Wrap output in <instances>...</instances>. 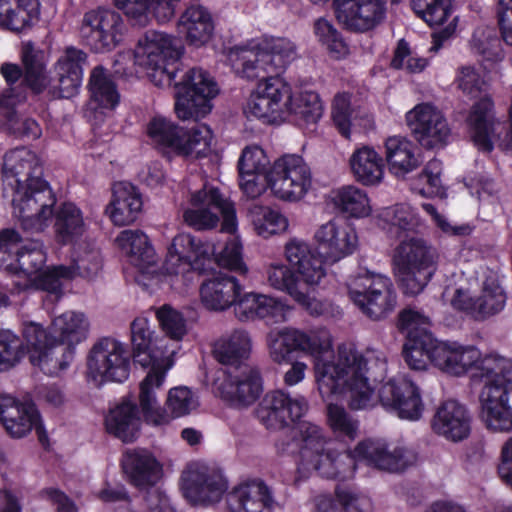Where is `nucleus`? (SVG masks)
<instances>
[{"mask_svg": "<svg viewBox=\"0 0 512 512\" xmlns=\"http://www.w3.org/2000/svg\"><path fill=\"white\" fill-rule=\"evenodd\" d=\"M266 342L270 358L278 364L291 360L293 352H302L316 358L315 377L323 399L342 396L353 410L373 406L374 389L371 381H381L387 371L383 352L368 349L364 354L357 349L341 345L333 361L322 355L332 348V339L325 330L306 333L295 328L272 330Z\"/></svg>", "mask_w": 512, "mask_h": 512, "instance_id": "1", "label": "nucleus"}, {"mask_svg": "<svg viewBox=\"0 0 512 512\" xmlns=\"http://www.w3.org/2000/svg\"><path fill=\"white\" fill-rule=\"evenodd\" d=\"M299 441L298 472L307 477L312 471L323 478L345 481L355 474L354 458L349 451L333 447L324 429L311 421H301L297 427Z\"/></svg>", "mask_w": 512, "mask_h": 512, "instance_id": "2", "label": "nucleus"}, {"mask_svg": "<svg viewBox=\"0 0 512 512\" xmlns=\"http://www.w3.org/2000/svg\"><path fill=\"white\" fill-rule=\"evenodd\" d=\"M89 321L81 312L66 311L52 321L50 332L37 324L30 323L23 329V337L27 343L30 361L33 365L45 369L50 363L64 369L63 363L56 357L54 360L53 348L58 344H66L63 348L67 357L72 356V346L84 341L88 336Z\"/></svg>", "mask_w": 512, "mask_h": 512, "instance_id": "3", "label": "nucleus"}, {"mask_svg": "<svg viewBox=\"0 0 512 512\" xmlns=\"http://www.w3.org/2000/svg\"><path fill=\"white\" fill-rule=\"evenodd\" d=\"M484 386L480 392L481 418L486 427L496 432L512 429V408L508 395L512 391V360L489 355L479 366Z\"/></svg>", "mask_w": 512, "mask_h": 512, "instance_id": "4", "label": "nucleus"}, {"mask_svg": "<svg viewBox=\"0 0 512 512\" xmlns=\"http://www.w3.org/2000/svg\"><path fill=\"white\" fill-rule=\"evenodd\" d=\"M439 252L429 241L412 236L403 239L394 249V275L406 295L420 294L435 275Z\"/></svg>", "mask_w": 512, "mask_h": 512, "instance_id": "5", "label": "nucleus"}, {"mask_svg": "<svg viewBox=\"0 0 512 512\" xmlns=\"http://www.w3.org/2000/svg\"><path fill=\"white\" fill-rule=\"evenodd\" d=\"M296 58V46L287 38L265 39L257 47H234L229 52L233 69L243 78L279 77Z\"/></svg>", "mask_w": 512, "mask_h": 512, "instance_id": "6", "label": "nucleus"}, {"mask_svg": "<svg viewBox=\"0 0 512 512\" xmlns=\"http://www.w3.org/2000/svg\"><path fill=\"white\" fill-rule=\"evenodd\" d=\"M181 48L179 40L164 32L150 30L139 39L135 58L139 65L149 70L148 75L156 86H171L178 72Z\"/></svg>", "mask_w": 512, "mask_h": 512, "instance_id": "7", "label": "nucleus"}, {"mask_svg": "<svg viewBox=\"0 0 512 512\" xmlns=\"http://www.w3.org/2000/svg\"><path fill=\"white\" fill-rule=\"evenodd\" d=\"M172 84L176 89L175 112L179 119L198 121L211 112V100L219 89L207 71L199 67L186 71L178 68Z\"/></svg>", "mask_w": 512, "mask_h": 512, "instance_id": "8", "label": "nucleus"}, {"mask_svg": "<svg viewBox=\"0 0 512 512\" xmlns=\"http://www.w3.org/2000/svg\"><path fill=\"white\" fill-rule=\"evenodd\" d=\"M13 214L22 228L31 233L42 232L53 216L56 197L41 177L29 178L28 183L13 188Z\"/></svg>", "mask_w": 512, "mask_h": 512, "instance_id": "9", "label": "nucleus"}, {"mask_svg": "<svg viewBox=\"0 0 512 512\" xmlns=\"http://www.w3.org/2000/svg\"><path fill=\"white\" fill-rule=\"evenodd\" d=\"M350 299L372 320H381L391 313L397 295L391 279L383 274L366 271L348 283Z\"/></svg>", "mask_w": 512, "mask_h": 512, "instance_id": "10", "label": "nucleus"}, {"mask_svg": "<svg viewBox=\"0 0 512 512\" xmlns=\"http://www.w3.org/2000/svg\"><path fill=\"white\" fill-rule=\"evenodd\" d=\"M130 353L120 341L105 337L97 341L87 357V378L100 387L123 382L130 373Z\"/></svg>", "mask_w": 512, "mask_h": 512, "instance_id": "11", "label": "nucleus"}, {"mask_svg": "<svg viewBox=\"0 0 512 512\" xmlns=\"http://www.w3.org/2000/svg\"><path fill=\"white\" fill-rule=\"evenodd\" d=\"M193 208L184 212L185 223L196 229L214 228L218 221V213L222 215L221 230L233 234L237 229L236 211L231 201L226 199L217 188L204 186L192 195Z\"/></svg>", "mask_w": 512, "mask_h": 512, "instance_id": "12", "label": "nucleus"}, {"mask_svg": "<svg viewBox=\"0 0 512 512\" xmlns=\"http://www.w3.org/2000/svg\"><path fill=\"white\" fill-rule=\"evenodd\" d=\"M267 181L276 197L298 201L311 188L312 173L301 156L285 154L274 161L267 173Z\"/></svg>", "mask_w": 512, "mask_h": 512, "instance_id": "13", "label": "nucleus"}, {"mask_svg": "<svg viewBox=\"0 0 512 512\" xmlns=\"http://www.w3.org/2000/svg\"><path fill=\"white\" fill-rule=\"evenodd\" d=\"M46 261L43 245L38 240H24L14 229L0 232V268L14 273L22 272L30 280L38 274Z\"/></svg>", "mask_w": 512, "mask_h": 512, "instance_id": "14", "label": "nucleus"}, {"mask_svg": "<svg viewBox=\"0 0 512 512\" xmlns=\"http://www.w3.org/2000/svg\"><path fill=\"white\" fill-rule=\"evenodd\" d=\"M356 461L389 473H401L416 463V454L405 446L388 443L380 439H366L349 451Z\"/></svg>", "mask_w": 512, "mask_h": 512, "instance_id": "15", "label": "nucleus"}, {"mask_svg": "<svg viewBox=\"0 0 512 512\" xmlns=\"http://www.w3.org/2000/svg\"><path fill=\"white\" fill-rule=\"evenodd\" d=\"M124 30L119 13L109 9H96L84 14L79 34L82 41L95 52L114 49L121 41Z\"/></svg>", "mask_w": 512, "mask_h": 512, "instance_id": "16", "label": "nucleus"}, {"mask_svg": "<svg viewBox=\"0 0 512 512\" xmlns=\"http://www.w3.org/2000/svg\"><path fill=\"white\" fill-rule=\"evenodd\" d=\"M216 255V246L211 241H202L186 233L176 235L166 257V270L171 274L185 273L191 269L203 271L205 262Z\"/></svg>", "mask_w": 512, "mask_h": 512, "instance_id": "17", "label": "nucleus"}, {"mask_svg": "<svg viewBox=\"0 0 512 512\" xmlns=\"http://www.w3.org/2000/svg\"><path fill=\"white\" fill-rule=\"evenodd\" d=\"M215 386L219 396L235 406L247 407L263 392L261 374L258 368L251 365L229 369L216 381Z\"/></svg>", "mask_w": 512, "mask_h": 512, "instance_id": "18", "label": "nucleus"}, {"mask_svg": "<svg viewBox=\"0 0 512 512\" xmlns=\"http://www.w3.org/2000/svg\"><path fill=\"white\" fill-rule=\"evenodd\" d=\"M256 91L251 95L246 112L267 122L286 117L290 86L279 77L259 78Z\"/></svg>", "mask_w": 512, "mask_h": 512, "instance_id": "19", "label": "nucleus"}, {"mask_svg": "<svg viewBox=\"0 0 512 512\" xmlns=\"http://www.w3.org/2000/svg\"><path fill=\"white\" fill-rule=\"evenodd\" d=\"M174 354L175 349L163 352L160 361L148 366L150 370L139 384L138 401L144 419L154 426H162L170 422L168 412L158 405L157 393L164 383L167 371L172 366L171 357Z\"/></svg>", "mask_w": 512, "mask_h": 512, "instance_id": "20", "label": "nucleus"}, {"mask_svg": "<svg viewBox=\"0 0 512 512\" xmlns=\"http://www.w3.org/2000/svg\"><path fill=\"white\" fill-rule=\"evenodd\" d=\"M406 123L416 141L427 149L442 147L451 134L441 111L428 103L418 104L408 111Z\"/></svg>", "mask_w": 512, "mask_h": 512, "instance_id": "21", "label": "nucleus"}, {"mask_svg": "<svg viewBox=\"0 0 512 512\" xmlns=\"http://www.w3.org/2000/svg\"><path fill=\"white\" fill-rule=\"evenodd\" d=\"M337 21L348 31L365 33L386 18V0H334Z\"/></svg>", "mask_w": 512, "mask_h": 512, "instance_id": "22", "label": "nucleus"}, {"mask_svg": "<svg viewBox=\"0 0 512 512\" xmlns=\"http://www.w3.org/2000/svg\"><path fill=\"white\" fill-rule=\"evenodd\" d=\"M181 488L191 503H216L227 490L223 476L205 465L191 463L181 476Z\"/></svg>", "mask_w": 512, "mask_h": 512, "instance_id": "23", "label": "nucleus"}, {"mask_svg": "<svg viewBox=\"0 0 512 512\" xmlns=\"http://www.w3.org/2000/svg\"><path fill=\"white\" fill-rule=\"evenodd\" d=\"M382 405L397 413L402 419L419 420L424 411L419 388L406 376L385 382L379 389Z\"/></svg>", "mask_w": 512, "mask_h": 512, "instance_id": "24", "label": "nucleus"}, {"mask_svg": "<svg viewBox=\"0 0 512 512\" xmlns=\"http://www.w3.org/2000/svg\"><path fill=\"white\" fill-rule=\"evenodd\" d=\"M317 250L325 261L335 263L351 255L357 247V234L345 221L332 219L315 232Z\"/></svg>", "mask_w": 512, "mask_h": 512, "instance_id": "25", "label": "nucleus"}, {"mask_svg": "<svg viewBox=\"0 0 512 512\" xmlns=\"http://www.w3.org/2000/svg\"><path fill=\"white\" fill-rule=\"evenodd\" d=\"M308 410L304 397L291 398L282 390L268 392L257 410L259 420L268 429H281L300 419Z\"/></svg>", "mask_w": 512, "mask_h": 512, "instance_id": "26", "label": "nucleus"}, {"mask_svg": "<svg viewBox=\"0 0 512 512\" xmlns=\"http://www.w3.org/2000/svg\"><path fill=\"white\" fill-rule=\"evenodd\" d=\"M2 403L1 423L11 437L22 438L35 429L41 444H47V433L33 403H22L11 395L4 397Z\"/></svg>", "mask_w": 512, "mask_h": 512, "instance_id": "27", "label": "nucleus"}, {"mask_svg": "<svg viewBox=\"0 0 512 512\" xmlns=\"http://www.w3.org/2000/svg\"><path fill=\"white\" fill-rule=\"evenodd\" d=\"M121 468L127 481L139 490L154 487L162 475V465L147 449H126Z\"/></svg>", "mask_w": 512, "mask_h": 512, "instance_id": "28", "label": "nucleus"}, {"mask_svg": "<svg viewBox=\"0 0 512 512\" xmlns=\"http://www.w3.org/2000/svg\"><path fill=\"white\" fill-rule=\"evenodd\" d=\"M472 417L468 409L455 400L439 405L431 421L432 430L451 442H461L471 433Z\"/></svg>", "mask_w": 512, "mask_h": 512, "instance_id": "29", "label": "nucleus"}, {"mask_svg": "<svg viewBox=\"0 0 512 512\" xmlns=\"http://www.w3.org/2000/svg\"><path fill=\"white\" fill-rule=\"evenodd\" d=\"M285 257L309 289L319 284L326 274L323 257L303 240L294 238L288 241L285 244Z\"/></svg>", "mask_w": 512, "mask_h": 512, "instance_id": "30", "label": "nucleus"}, {"mask_svg": "<svg viewBox=\"0 0 512 512\" xmlns=\"http://www.w3.org/2000/svg\"><path fill=\"white\" fill-rule=\"evenodd\" d=\"M285 257L309 289L319 284L326 274L323 257L303 240L294 238L288 241L285 244Z\"/></svg>", "mask_w": 512, "mask_h": 512, "instance_id": "31", "label": "nucleus"}, {"mask_svg": "<svg viewBox=\"0 0 512 512\" xmlns=\"http://www.w3.org/2000/svg\"><path fill=\"white\" fill-rule=\"evenodd\" d=\"M87 61V54L75 47H67L54 64V80L57 84L53 87L58 90V96L70 98L74 96L82 82L83 65Z\"/></svg>", "mask_w": 512, "mask_h": 512, "instance_id": "32", "label": "nucleus"}, {"mask_svg": "<svg viewBox=\"0 0 512 512\" xmlns=\"http://www.w3.org/2000/svg\"><path fill=\"white\" fill-rule=\"evenodd\" d=\"M142 205L138 189L133 184L122 181L113 185L112 200L105 212L115 225L126 226L136 220Z\"/></svg>", "mask_w": 512, "mask_h": 512, "instance_id": "33", "label": "nucleus"}, {"mask_svg": "<svg viewBox=\"0 0 512 512\" xmlns=\"http://www.w3.org/2000/svg\"><path fill=\"white\" fill-rule=\"evenodd\" d=\"M226 502L230 512H269L273 497L265 483L253 481L235 487L227 494Z\"/></svg>", "mask_w": 512, "mask_h": 512, "instance_id": "34", "label": "nucleus"}, {"mask_svg": "<svg viewBox=\"0 0 512 512\" xmlns=\"http://www.w3.org/2000/svg\"><path fill=\"white\" fill-rule=\"evenodd\" d=\"M3 181L11 188L28 183L29 178L40 177L41 167L37 155L21 147L5 154L2 166Z\"/></svg>", "mask_w": 512, "mask_h": 512, "instance_id": "35", "label": "nucleus"}, {"mask_svg": "<svg viewBox=\"0 0 512 512\" xmlns=\"http://www.w3.org/2000/svg\"><path fill=\"white\" fill-rule=\"evenodd\" d=\"M241 290L242 286L235 277L219 274L202 283L201 301L209 310L223 311L236 302Z\"/></svg>", "mask_w": 512, "mask_h": 512, "instance_id": "36", "label": "nucleus"}, {"mask_svg": "<svg viewBox=\"0 0 512 512\" xmlns=\"http://www.w3.org/2000/svg\"><path fill=\"white\" fill-rule=\"evenodd\" d=\"M251 338L249 333L242 329H236L222 335L213 345L215 359L230 369L247 365L245 361L251 352Z\"/></svg>", "mask_w": 512, "mask_h": 512, "instance_id": "37", "label": "nucleus"}, {"mask_svg": "<svg viewBox=\"0 0 512 512\" xmlns=\"http://www.w3.org/2000/svg\"><path fill=\"white\" fill-rule=\"evenodd\" d=\"M177 28L190 45L200 47L211 39L214 23L206 8L201 5H191L180 16Z\"/></svg>", "mask_w": 512, "mask_h": 512, "instance_id": "38", "label": "nucleus"}, {"mask_svg": "<svg viewBox=\"0 0 512 512\" xmlns=\"http://www.w3.org/2000/svg\"><path fill=\"white\" fill-rule=\"evenodd\" d=\"M39 17L38 0H0V27L14 33L32 28Z\"/></svg>", "mask_w": 512, "mask_h": 512, "instance_id": "39", "label": "nucleus"}, {"mask_svg": "<svg viewBox=\"0 0 512 512\" xmlns=\"http://www.w3.org/2000/svg\"><path fill=\"white\" fill-rule=\"evenodd\" d=\"M265 273L272 288L287 293L300 305L311 309L314 300L309 295L310 289L287 265L272 263L267 266Z\"/></svg>", "mask_w": 512, "mask_h": 512, "instance_id": "40", "label": "nucleus"}, {"mask_svg": "<svg viewBox=\"0 0 512 512\" xmlns=\"http://www.w3.org/2000/svg\"><path fill=\"white\" fill-rule=\"evenodd\" d=\"M385 158L389 171L396 177H405L417 169L422 160L415 144L403 136H391L385 141Z\"/></svg>", "mask_w": 512, "mask_h": 512, "instance_id": "41", "label": "nucleus"}, {"mask_svg": "<svg viewBox=\"0 0 512 512\" xmlns=\"http://www.w3.org/2000/svg\"><path fill=\"white\" fill-rule=\"evenodd\" d=\"M21 59L24 68L23 83L25 90L29 88L35 94L42 93L51 84V77L47 71L48 59L45 52L28 43L22 48Z\"/></svg>", "mask_w": 512, "mask_h": 512, "instance_id": "42", "label": "nucleus"}, {"mask_svg": "<svg viewBox=\"0 0 512 512\" xmlns=\"http://www.w3.org/2000/svg\"><path fill=\"white\" fill-rule=\"evenodd\" d=\"M492 108L493 103L490 98H481L472 106L467 118L474 144L479 150L487 153L493 150L494 117Z\"/></svg>", "mask_w": 512, "mask_h": 512, "instance_id": "43", "label": "nucleus"}, {"mask_svg": "<svg viewBox=\"0 0 512 512\" xmlns=\"http://www.w3.org/2000/svg\"><path fill=\"white\" fill-rule=\"evenodd\" d=\"M349 165L353 177L362 185H377L384 177V160L373 147L356 149L350 156Z\"/></svg>", "mask_w": 512, "mask_h": 512, "instance_id": "44", "label": "nucleus"}, {"mask_svg": "<svg viewBox=\"0 0 512 512\" xmlns=\"http://www.w3.org/2000/svg\"><path fill=\"white\" fill-rule=\"evenodd\" d=\"M105 424L110 434L123 442H132L136 439L141 424L136 404L123 400L109 411Z\"/></svg>", "mask_w": 512, "mask_h": 512, "instance_id": "45", "label": "nucleus"}, {"mask_svg": "<svg viewBox=\"0 0 512 512\" xmlns=\"http://www.w3.org/2000/svg\"><path fill=\"white\" fill-rule=\"evenodd\" d=\"M130 262L143 273L155 265L156 255L148 237L140 230H124L116 238Z\"/></svg>", "mask_w": 512, "mask_h": 512, "instance_id": "46", "label": "nucleus"}, {"mask_svg": "<svg viewBox=\"0 0 512 512\" xmlns=\"http://www.w3.org/2000/svg\"><path fill=\"white\" fill-rule=\"evenodd\" d=\"M91 109L112 111L120 102V94L108 71L96 66L91 71L89 83Z\"/></svg>", "mask_w": 512, "mask_h": 512, "instance_id": "47", "label": "nucleus"}, {"mask_svg": "<svg viewBox=\"0 0 512 512\" xmlns=\"http://www.w3.org/2000/svg\"><path fill=\"white\" fill-rule=\"evenodd\" d=\"M102 268L100 250L91 243H82L74 248L69 265H61L58 269L68 279L82 277L91 279L98 275Z\"/></svg>", "mask_w": 512, "mask_h": 512, "instance_id": "48", "label": "nucleus"}, {"mask_svg": "<svg viewBox=\"0 0 512 512\" xmlns=\"http://www.w3.org/2000/svg\"><path fill=\"white\" fill-rule=\"evenodd\" d=\"M131 341L134 361L142 367H148L151 363L160 361L162 353L169 351L163 345L152 349L153 331L148 320L143 317H137L131 323Z\"/></svg>", "mask_w": 512, "mask_h": 512, "instance_id": "49", "label": "nucleus"}, {"mask_svg": "<svg viewBox=\"0 0 512 512\" xmlns=\"http://www.w3.org/2000/svg\"><path fill=\"white\" fill-rule=\"evenodd\" d=\"M54 231L59 242L68 244L82 236L86 229L82 211L73 203H62L55 212Z\"/></svg>", "mask_w": 512, "mask_h": 512, "instance_id": "50", "label": "nucleus"}, {"mask_svg": "<svg viewBox=\"0 0 512 512\" xmlns=\"http://www.w3.org/2000/svg\"><path fill=\"white\" fill-rule=\"evenodd\" d=\"M118 9L134 21L135 24L145 25L149 15H153L159 22L171 19V10L165 1L160 0H114Z\"/></svg>", "mask_w": 512, "mask_h": 512, "instance_id": "51", "label": "nucleus"}, {"mask_svg": "<svg viewBox=\"0 0 512 512\" xmlns=\"http://www.w3.org/2000/svg\"><path fill=\"white\" fill-rule=\"evenodd\" d=\"M323 107L319 95L312 91L301 92L296 96L290 93L287 100L286 116H291L298 125L315 124L322 116Z\"/></svg>", "mask_w": 512, "mask_h": 512, "instance_id": "52", "label": "nucleus"}, {"mask_svg": "<svg viewBox=\"0 0 512 512\" xmlns=\"http://www.w3.org/2000/svg\"><path fill=\"white\" fill-rule=\"evenodd\" d=\"M332 202L342 213L355 218L368 216L371 211L366 192L354 185L333 190Z\"/></svg>", "mask_w": 512, "mask_h": 512, "instance_id": "53", "label": "nucleus"}, {"mask_svg": "<svg viewBox=\"0 0 512 512\" xmlns=\"http://www.w3.org/2000/svg\"><path fill=\"white\" fill-rule=\"evenodd\" d=\"M380 219L389 225V231L396 236L402 233L418 232L422 226L418 213L408 204H396L381 210Z\"/></svg>", "mask_w": 512, "mask_h": 512, "instance_id": "54", "label": "nucleus"}, {"mask_svg": "<svg viewBox=\"0 0 512 512\" xmlns=\"http://www.w3.org/2000/svg\"><path fill=\"white\" fill-rule=\"evenodd\" d=\"M212 139V131L205 124L197 125L189 132L182 129L177 154L195 158L204 157L211 149Z\"/></svg>", "mask_w": 512, "mask_h": 512, "instance_id": "55", "label": "nucleus"}, {"mask_svg": "<svg viewBox=\"0 0 512 512\" xmlns=\"http://www.w3.org/2000/svg\"><path fill=\"white\" fill-rule=\"evenodd\" d=\"M0 72L8 87L0 91V108H10L26 99V90L23 80V70L19 65L3 63Z\"/></svg>", "mask_w": 512, "mask_h": 512, "instance_id": "56", "label": "nucleus"}, {"mask_svg": "<svg viewBox=\"0 0 512 512\" xmlns=\"http://www.w3.org/2000/svg\"><path fill=\"white\" fill-rule=\"evenodd\" d=\"M250 214L256 233L263 238L282 233L288 228L286 217L269 207L254 206Z\"/></svg>", "mask_w": 512, "mask_h": 512, "instance_id": "57", "label": "nucleus"}, {"mask_svg": "<svg viewBox=\"0 0 512 512\" xmlns=\"http://www.w3.org/2000/svg\"><path fill=\"white\" fill-rule=\"evenodd\" d=\"M182 128L164 117H154L148 124L147 133L160 149H168L177 154Z\"/></svg>", "mask_w": 512, "mask_h": 512, "instance_id": "58", "label": "nucleus"}, {"mask_svg": "<svg viewBox=\"0 0 512 512\" xmlns=\"http://www.w3.org/2000/svg\"><path fill=\"white\" fill-rule=\"evenodd\" d=\"M506 300V293L496 281H485L481 294L477 297V320H485L500 313Z\"/></svg>", "mask_w": 512, "mask_h": 512, "instance_id": "59", "label": "nucleus"}, {"mask_svg": "<svg viewBox=\"0 0 512 512\" xmlns=\"http://www.w3.org/2000/svg\"><path fill=\"white\" fill-rule=\"evenodd\" d=\"M435 345V339L432 334H424L423 336H412L406 340L403 346V356L405 362L411 369L424 370L431 361L432 347Z\"/></svg>", "mask_w": 512, "mask_h": 512, "instance_id": "60", "label": "nucleus"}, {"mask_svg": "<svg viewBox=\"0 0 512 512\" xmlns=\"http://www.w3.org/2000/svg\"><path fill=\"white\" fill-rule=\"evenodd\" d=\"M411 7L430 27L443 25L452 14L451 0H412Z\"/></svg>", "mask_w": 512, "mask_h": 512, "instance_id": "61", "label": "nucleus"}, {"mask_svg": "<svg viewBox=\"0 0 512 512\" xmlns=\"http://www.w3.org/2000/svg\"><path fill=\"white\" fill-rule=\"evenodd\" d=\"M327 422L333 433L341 439L353 441L359 435V421L351 416L343 406L328 404Z\"/></svg>", "mask_w": 512, "mask_h": 512, "instance_id": "62", "label": "nucleus"}, {"mask_svg": "<svg viewBox=\"0 0 512 512\" xmlns=\"http://www.w3.org/2000/svg\"><path fill=\"white\" fill-rule=\"evenodd\" d=\"M22 340L9 330L0 331V371L16 366L24 356Z\"/></svg>", "mask_w": 512, "mask_h": 512, "instance_id": "63", "label": "nucleus"}, {"mask_svg": "<svg viewBox=\"0 0 512 512\" xmlns=\"http://www.w3.org/2000/svg\"><path fill=\"white\" fill-rule=\"evenodd\" d=\"M156 317L167 337L176 342L182 340L187 328L186 320L179 311L165 304L156 310Z\"/></svg>", "mask_w": 512, "mask_h": 512, "instance_id": "64", "label": "nucleus"}]
</instances>
